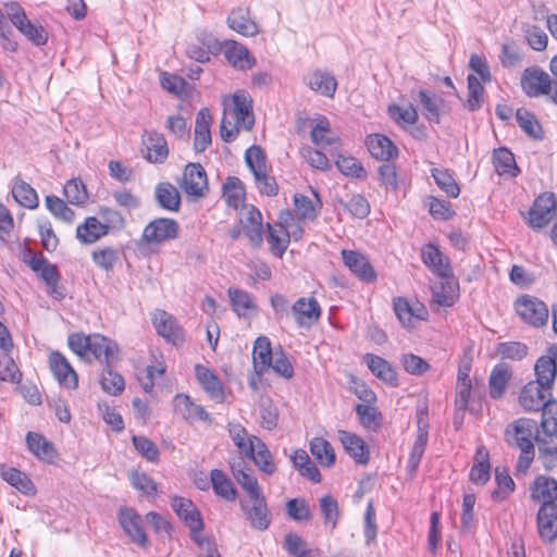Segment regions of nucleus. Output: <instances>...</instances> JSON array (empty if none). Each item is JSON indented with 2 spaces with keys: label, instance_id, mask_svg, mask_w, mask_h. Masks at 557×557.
I'll return each mask as SVG.
<instances>
[{
  "label": "nucleus",
  "instance_id": "0e129e2a",
  "mask_svg": "<svg viewBox=\"0 0 557 557\" xmlns=\"http://www.w3.org/2000/svg\"><path fill=\"white\" fill-rule=\"evenodd\" d=\"M387 111L393 121L396 122L398 125L414 124L419 117L418 111L412 104H409L406 108H404L396 103H392L388 106Z\"/></svg>",
  "mask_w": 557,
  "mask_h": 557
},
{
  "label": "nucleus",
  "instance_id": "680f3d73",
  "mask_svg": "<svg viewBox=\"0 0 557 557\" xmlns=\"http://www.w3.org/2000/svg\"><path fill=\"white\" fill-rule=\"evenodd\" d=\"M245 161L253 177H259L268 170L265 154L259 146H251L246 150Z\"/></svg>",
  "mask_w": 557,
  "mask_h": 557
},
{
  "label": "nucleus",
  "instance_id": "cd10ccee",
  "mask_svg": "<svg viewBox=\"0 0 557 557\" xmlns=\"http://www.w3.org/2000/svg\"><path fill=\"white\" fill-rule=\"evenodd\" d=\"M363 360L372 374L377 379L391 386L398 384L396 371L387 360L373 354H366Z\"/></svg>",
  "mask_w": 557,
  "mask_h": 557
},
{
  "label": "nucleus",
  "instance_id": "ddd939ff",
  "mask_svg": "<svg viewBox=\"0 0 557 557\" xmlns=\"http://www.w3.org/2000/svg\"><path fill=\"white\" fill-rule=\"evenodd\" d=\"M50 369L59 384L69 389L78 386V376L65 356L59 351L49 355Z\"/></svg>",
  "mask_w": 557,
  "mask_h": 557
},
{
  "label": "nucleus",
  "instance_id": "393cba45",
  "mask_svg": "<svg viewBox=\"0 0 557 557\" xmlns=\"http://www.w3.org/2000/svg\"><path fill=\"white\" fill-rule=\"evenodd\" d=\"M250 500L252 502V506L250 508H247L245 504L242 503V508L246 512L247 519L255 529L261 531L268 529L271 519L269 517L267 502L263 494L258 495V497H250Z\"/></svg>",
  "mask_w": 557,
  "mask_h": 557
},
{
  "label": "nucleus",
  "instance_id": "3c124183",
  "mask_svg": "<svg viewBox=\"0 0 557 557\" xmlns=\"http://www.w3.org/2000/svg\"><path fill=\"white\" fill-rule=\"evenodd\" d=\"M12 195L21 206L34 209L38 206L36 190L23 180L16 177L12 186Z\"/></svg>",
  "mask_w": 557,
  "mask_h": 557
},
{
  "label": "nucleus",
  "instance_id": "b1692460",
  "mask_svg": "<svg viewBox=\"0 0 557 557\" xmlns=\"http://www.w3.org/2000/svg\"><path fill=\"white\" fill-rule=\"evenodd\" d=\"M28 256L29 259L25 257L24 261L46 284H54L57 281H60L61 274L55 264L49 262L42 255H34L30 250H28Z\"/></svg>",
  "mask_w": 557,
  "mask_h": 557
},
{
  "label": "nucleus",
  "instance_id": "bb28decb",
  "mask_svg": "<svg viewBox=\"0 0 557 557\" xmlns=\"http://www.w3.org/2000/svg\"><path fill=\"white\" fill-rule=\"evenodd\" d=\"M305 83L311 90L325 97H333L337 88L335 77L331 73L321 70L309 73L305 77Z\"/></svg>",
  "mask_w": 557,
  "mask_h": 557
},
{
  "label": "nucleus",
  "instance_id": "f3484780",
  "mask_svg": "<svg viewBox=\"0 0 557 557\" xmlns=\"http://www.w3.org/2000/svg\"><path fill=\"white\" fill-rule=\"evenodd\" d=\"M172 508L189 528L190 533L202 531L203 522L201 515L191 500L184 497H174L172 499Z\"/></svg>",
  "mask_w": 557,
  "mask_h": 557
},
{
  "label": "nucleus",
  "instance_id": "79ce46f5",
  "mask_svg": "<svg viewBox=\"0 0 557 557\" xmlns=\"http://www.w3.org/2000/svg\"><path fill=\"white\" fill-rule=\"evenodd\" d=\"M253 453L252 455H245L247 458L253 460L255 465L263 473L271 475L276 471V467L273 462V457L264 442L260 438H255Z\"/></svg>",
  "mask_w": 557,
  "mask_h": 557
},
{
  "label": "nucleus",
  "instance_id": "6e6d98bb",
  "mask_svg": "<svg viewBox=\"0 0 557 557\" xmlns=\"http://www.w3.org/2000/svg\"><path fill=\"white\" fill-rule=\"evenodd\" d=\"M66 200L74 206H84L88 200V191L81 178L67 181L63 187Z\"/></svg>",
  "mask_w": 557,
  "mask_h": 557
},
{
  "label": "nucleus",
  "instance_id": "4d7b16f0",
  "mask_svg": "<svg viewBox=\"0 0 557 557\" xmlns=\"http://www.w3.org/2000/svg\"><path fill=\"white\" fill-rule=\"evenodd\" d=\"M119 521L125 533L139 543V516L134 509L123 507L120 509Z\"/></svg>",
  "mask_w": 557,
  "mask_h": 557
},
{
  "label": "nucleus",
  "instance_id": "6ab92c4d",
  "mask_svg": "<svg viewBox=\"0 0 557 557\" xmlns=\"http://www.w3.org/2000/svg\"><path fill=\"white\" fill-rule=\"evenodd\" d=\"M339 440L348 455L359 465H367L370 459V451L364 441L355 433L341 430Z\"/></svg>",
  "mask_w": 557,
  "mask_h": 557
},
{
  "label": "nucleus",
  "instance_id": "f8f14e48",
  "mask_svg": "<svg viewBox=\"0 0 557 557\" xmlns=\"http://www.w3.org/2000/svg\"><path fill=\"white\" fill-rule=\"evenodd\" d=\"M182 189L189 196L202 197L208 190L207 173L199 163H189L185 166Z\"/></svg>",
  "mask_w": 557,
  "mask_h": 557
},
{
  "label": "nucleus",
  "instance_id": "e433bc0d",
  "mask_svg": "<svg viewBox=\"0 0 557 557\" xmlns=\"http://www.w3.org/2000/svg\"><path fill=\"white\" fill-rule=\"evenodd\" d=\"M154 199L162 209L169 211H178L181 206L180 191L169 182H162L156 186Z\"/></svg>",
  "mask_w": 557,
  "mask_h": 557
},
{
  "label": "nucleus",
  "instance_id": "052dcab7",
  "mask_svg": "<svg viewBox=\"0 0 557 557\" xmlns=\"http://www.w3.org/2000/svg\"><path fill=\"white\" fill-rule=\"evenodd\" d=\"M335 165L346 176H351L359 180L367 177L366 169L354 157L338 154L335 161Z\"/></svg>",
  "mask_w": 557,
  "mask_h": 557
},
{
  "label": "nucleus",
  "instance_id": "864d4df0",
  "mask_svg": "<svg viewBox=\"0 0 557 557\" xmlns=\"http://www.w3.org/2000/svg\"><path fill=\"white\" fill-rule=\"evenodd\" d=\"M431 175L434 178L436 185L451 198H457L460 194V188L454 178L453 174L444 168H433Z\"/></svg>",
  "mask_w": 557,
  "mask_h": 557
},
{
  "label": "nucleus",
  "instance_id": "72a5a7b5",
  "mask_svg": "<svg viewBox=\"0 0 557 557\" xmlns=\"http://www.w3.org/2000/svg\"><path fill=\"white\" fill-rule=\"evenodd\" d=\"M28 449L39 459L53 462L57 457V450L51 442L36 432H28L26 435Z\"/></svg>",
  "mask_w": 557,
  "mask_h": 557
},
{
  "label": "nucleus",
  "instance_id": "f257e3e1",
  "mask_svg": "<svg viewBox=\"0 0 557 557\" xmlns=\"http://www.w3.org/2000/svg\"><path fill=\"white\" fill-rule=\"evenodd\" d=\"M524 385L520 395L519 404L527 411L542 410L541 429L546 435L557 436V400L552 398L550 389L554 384H545L541 376Z\"/></svg>",
  "mask_w": 557,
  "mask_h": 557
},
{
  "label": "nucleus",
  "instance_id": "20e7f679",
  "mask_svg": "<svg viewBox=\"0 0 557 557\" xmlns=\"http://www.w3.org/2000/svg\"><path fill=\"white\" fill-rule=\"evenodd\" d=\"M223 115L240 125L243 129L250 131L255 124L251 97L245 91H236L225 97Z\"/></svg>",
  "mask_w": 557,
  "mask_h": 557
},
{
  "label": "nucleus",
  "instance_id": "4c0bfd02",
  "mask_svg": "<svg viewBox=\"0 0 557 557\" xmlns=\"http://www.w3.org/2000/svg\"><path fill=\"white\" fill-rule=\"evenodd\" d=\"M0 476L25 495L35 494V485L22 471L13 467L0 466Z\"/></svg>",
  "mask_w": 557,
  "mask_h": 557
},
{
  "label": "nucleus",
  "instance_id": "423d86ee",
  "mask_svg": "<svg viewBox=\"0 0 557 557\" xmlns=\"http://www.w3.org/2000/svg\"><path fill=\"white\" fill-rule=\"evenodd\" d=\"M151 323L157 334L169 344L180 346L185 341L184 330L174 315L162 309H156L150 313Z\"/></svg>",
  "mask_w": 557,
  "mask_h": 557
},
{
  "label": "nucleus",
  "instance_id": "9b49d317",
  "mask_svg": "<svg viewBox=\"0 0 557 557\" xmlns=\"http://www.w3.org/2000/svg\"><path fill=\"white\" fill-rule=\"evenodd\" d=\"M242 230L248 237L252 247H260L263 240L262 237V214L252 205L244 206L240 212Z\"/></svg>",
  "mask_w": 557,
  "mask_h": 557
},
{
  "label": "nucleus",
  "instance_id": "37998d69",
  "mask_svg": "<svg viewBox=\"0 0 557 557\" xmlns=\"http://www.w3.org/2000/svg\"><path fill=\"white\" fill-rule=\"evenodd\" d=\"M418 97L422 104V114L424 117L430 122L438 124L441 122V111L444 106V100L428 90H420Z\"/></svg>",
  "mask_w": 557,
  "mask_h": 557
},
{
  "label": "nucleus",
  "instance_id": "69168bd1",
  "mask_svg": "<svg viewBox=\"0 0 557 557\" xmlns=\"http://www.w3.org/2000/svg\"><path fill=\"white\" fill-rule=\"evenodd\" d=\"M518 125L531 137L542 138V127L536 121L534 114L528 110L520 108L516 112Z\"/></svg>",
  "mask_w": 557,
  "mask_h": 557
},
{
  "label": "nucleus",
  "instance_id": "412c9836",
  "mask_svg": "<svg viewBox=\"0 0 557 557\" xmlns=\"http://www.w3.org/2000/svg\"><path fill=\"white\" fill-rule=\"evenodd\" d=\"M222 50L226 60L238 70L251 69L255 64V59L250 55L248 49L234 41L225 40L222 45Z\"/></svg>",
  "mask_w": 557,
  "mask_h": 557
},
{
  "label": "nucleus",
  "instance_id": "a18cd8bd",
  "mask_svg": "<svg viewBox=\"0 0 557 557\" xmlns=\"http://www.w3.org/2000/svg\"><path fill=\"white\" fill-rule=\"evenodd\" d=\"M488 451L481 446L476 449L474 462L470 471V480L475 484H485L490 479Z\"/></svg>",
  "mask_w": 557,
  "mask_h": 557
},
{
  "label": "nucleus",
  "instance_id": "9d476101",
  "mask_svg": "<svg viewBox=\"0 0 557 557\" xmlns=\"http://www.w3.org/2000/svg\"><path fill=\"white\" fill-rule=\"evenodd\" d=\"M292 313L299 327L310 329L321 318V307L314 297H300L292 306Z\"/></svg>",
  "mask_w": 557,
  "mask_h": 557
},
{
  "label": "nucleus",
  "instance_id": "f704fd0d",
  "mask_svg": "<svg viewBox=\"0 0 557 557\" xmlns=\"http://www.w3.org/2000/svg\"><path fill=\"white\" fill-rule=\"evenodd\" d=\"M232 472L237 483L245 490L248 497H258L262 494V490L252 470L246 467L245 461L239 462L237 466H232Z\"/></svg>",
  "mask_w": 557,
  "mask_h": 557
},
{
  "label": "nucleus",
  "instance_id": "6e6552de",
  "mask_svg": "<svg viewBox=\"0 0 557 557\" xmlns=\"http://www.w3.org/2000/svg\"><path fill=\"white\" fill-rule=\"evenodd\" d=\"M553 83L550 76L539 67H528L521 76L522 90L529 97L552 96Z\"/></svg>",
  "mask_w": 557,
  "mask_h": 557
},
{
  "label": "nucleus",
  "instance_id": "1a4fd4ad",
  "mask_svg": "<svg viewBox=\"0 0 557 557\" xmlns=\"http://www.w3.org/2000/svg\"><path fill=\"white\" fill-rule=\"evenodd\" d=\"M178 224L173 219L159 218L151 221L144 230L141 239L147 244L159 245L177 237Z\"/></svg>",
  "mask_w": 557,
  "mask_h": 557
},
{
  "label": "nucleus",
  "instance_id": "a19ab883",
  "mask_svg": "<svg viewBox=\"0 0 557 557\" xmlns=\"http://www.w3.org/2000/svg\"><path fill=\"white\" fill-rule=\"evenodd\" d=\"M511 377L510 369L505 363H498L491 372L488 386L492 398H502L506 392L508 382Z\"/></svg>",
  "mask_w": 557,
  "mask_h": 557
},
{
  "label": "nucleus",
  "instance_id": "473e14b6",
  "mask_svg": "<svg viewBox=\"0 0 557 557\" xmlns=\"http://www.w3.org/2000/svg\"><path fill=\"white\" fill-rule=\"evenodd\" d=\"M109 232V225L100 222L95 216H89L77 226L76 237L84 244H94Z\"/></svg>",
  "mask_w": 557,
  "mask_h": 557
},
{
  "label": "nucleus",
  "instance_id": "f03ea898",
  "mask_svg": "<svg viewBox=\"0 0 557 557\" xmlns=\"http://www.w3.org/2000/svg\"><path fill=\"white\" fill-rule=\"evenodd\" d=\"M67 345L73 352L87 362L98 360L103 367H115L119 361V347L112 339L95 333H72Z\"/></svg>",
  "mask_w": 557,
  "mask_h": 557
},
{
  "label": "nucleus",
  "instance_id": "7ed1b4c3",
  "mask_svg": "<svg viewBox=\"0 0 557 557\" xmlns=\"http://www.w3.org/2000/svg\"><path fill=\"white\" fill-rule=\"evenodd\" d=\"M536 437H544V432L539 430L535 420L529 418L517 419L506 428L507 444L521 450L517 471L524 473L530 468L535 457L534 442L537 444Z\"/></svg>",
  "mask_w": 557,
  "mask_h": 557
},
{
  "label": "nucleus",
  "instance_id": "c9c22d12",
  "mask_svg": "<svg viewBox=\"0 0 557 557\" xmlns=\"http://www.w3.org/2000/svg\"><path fill=\"white\" fill-rule=\"evenodd\" d=\"M151 357L154 359V363L147 366L146 379L148 380V382H146L144 384L141 383V389L145 393L149 394L152 399H156L158 401L160 399L159 394L162 392V389L154 388L153 380L156 376H163V374L165 373L166 367L163 362V357L160 351H152Z\"/></svg>",
  "mask_w": 557,
  "mask_h": 557
},
{
  "label": "nucleus",
  "instance_id": "e2e57ef3",
  "mask_svg": "<svg viewBox=\"0 0 557 557\" xmlns=\"http://www.w3.org/2000/svg\"><path fill=\"white\" fill-rule=\"evenodd\" d=\"M227 293L234 311L240 317H246L248 311L253 308L249 293L235 287H230Z\"/></svg>",
  "mask_w": 557,
  "mask_h": 557
},
{
  "label": "nucleus",
  "instance_id": "49530a36",
  "mask_svg": "<svg viewBox=\"0 0 557 557\" xmlns=\"http://www.w3.org/2000/svg\"><path fill=\"white\" fill-rule=\"evenodd\" d=\"M245 187L243 182L235 176H230L223 184V198L228 207L237 209L245 200Z\"/></svg>",
  "mask_w": 557,
  "mask_h": 557
},
{
  "label": "nucleus",
  "instance_id": "2f4dec72",
  "mask_svg": "<svg viewBox=\"0 0 557 557\" xmlns=\"http://www.w3.org/2000/svg\"><path fill=\"white\" fill-rule=\"evenodd\" d=\"M170 150L162 134L150 133L146 140V154L144 158L153 164H162L166 161Z\"/></svg>",
  "mask_w": 557,
  "mask_h": 557
},
{
  "label": "nucleus",
  "instance_id": "58836bf2",
  "mask_svg": "<svg viewBox=\"0 0 557 557\" xmlns=\"http://www.w3.org/2000/svg\"><path fill=\"white\" fill-rule=\"evenodd\" d=\"M227 25L243 36H255L259 32L255 21L250 18L249 12L240 8L231 12L227 17Z\"/></svg>",
  "mask_w": 557,
  "mask_h": 557
},
{
  "label": "nucleus",
  "instance_id": "dca6fc26",
  "mask_svg": "<svg viewBox=\"0 0 557 557\" xmlns=\"http://www.w3.org/2000/svg\"><path fill=\"white\" fill-rule=\"evenodd\" d=\"M173 407L175 412L181 416L184 420L194 421L201 420L211 423L212 418L205 410L201 405H198L191 400L188 395L177 394L173 399Z\"/></svg>",
  "mask_w": 557,
  "mask_h": 557
},
{
  "label": "nucleus",
  "instance_id": "ea45409f",
  "mask_svg": "<svg viewBox=\"0 0 557 557\" xmlns=\"http://www.w3.org/2000/svg\"><path fill=\"white\" fill-rule=\"evenodd\" d=\"M536 438L539 460L543 467L548 471L557 469V436L553 437L544 433V437Z\"/></svg>",
  "mask_w": 557,
  "mask_h": 557
},
{
  "label": "nucleus",
  "instance_id": "338daca9",
  "mask_svg": "<svg viewBox=\"0 0 557 557\" xmlns=\"http://www.w3.org/2000/svg\"><path fill=\"white\" fill-rule=\"evenodd\" d=\"M495 480L497 488L492 492V498L494 500H503L513 491L515 482L506 469L498 467L495 469Z\"/></svg>",
  "mask_w": 557,
  "mask_h": 557
},
{
  "label": "nucleus",
  "instance_id": "774afa93",
  "mask_svg": "<svg viewBox=\"0 0 557 557\" xmlns=\"http://www.w3.org/2000/svg\"><path fill=\"white\" fill-rule=\"evenodd\" d=\"M46 206L55 218L66 223H72L74 221L75 212L69 208L65 201L61 198L54 195H49L46 197Z\"/></svg>",
  "mask_w": 557,
  "mask_h": 557
},
{
  "label": "nucleus",
  "instance_id": "de8ad7c7",
  "mask_svg": "<svg viewBox=\"0 0 557 557\" xmlns=\"http://www.w3.org/2000/svg\"><path fill=\"white\" fill-rule=\"evenodd\" d=\"M493 164L495 171L499 175L508 174L510 176H517L519 173V169L516 164L515 157L510 150L507 148H498L493 152Z\"/></svg>",
  "mask_w": 557,
  "mask_h": 557
},
{
  "label": "nucleus",
  "instance_id": "0eeeda50",
  "mask_svg": "<svg viewBox=\"0 0 557 557\" xmlns=\"http://www.w3.org/2000/svg\"><path fill=\"white\" fill-rule=\"evenodd\" d=\"M518 315L528 324L540 327L547 323L548 308L541 299L523 295L516 300L515 304Z\"/></svg>",
  "mask_w": 557,
  "mask_h": 557
},
{
  "label": "nucleus",
  "instance_id": "a878e982",
  "mask_svg": "<svg viewBox=\"0 0 557 557\" xmlns=\"http://www.w3.org/2000/svg\"><path fill=\"white\" fill-rule=\"evenodd\" d=\"M274 352L271 348V342L267 336H259L253 344L252 363L253 370L258 376H261L270 369Z\"/></svg>",
  "mask_w": 557,
  "mask_h": 557
},
{
  "label": "nucleus",
  "instance_id": "a211bd4d",
  "mask_svg": "<svg viewBox=\"0 0 557 557\" xmlns=\"http://www.w3.org/2000/svg\"><path fill=\"white\" fill-rule=\"evenodd\" d=\"M537 530L541 539L553 542L557 536V506L541 505L537 512Z\"/></svg>",
  "mask_w": 557,
  "mask_h": 557
},
{
  "label": "nucleus",
  "instance_id": "4468645a",
  "mask_svg": "<svg viewBox=\"0 0 557 557\" xmlns=\"http://www.w3.org/2000/svg\"><path fill=\"white\" fill-rule=\"evenodd\" d=\"M431 285L432 299L442 307H451L459 297V284L453 271Z\"/></svg>",
  "mask_w": 557,
  "mask_h": 557
},
{
  "label": "nucleus",
  "instance_id": "8fccbe9b",
  "mask_svg": "<svg viewBox=\"0 0 557 557\" xmlns=\"http://www.w3.org/2000/svg\"><path fill=\"white\" fill-rule=\"evenodd\" d=\"M267 226L270 250L274 256L281 258L288 247L290 235L283 225L272 226L268 223Z\"/></svg>",
  "mask_w": 557,
  "mask_h": 557
},
{
  "label": "nucleus",
  "instance_id": "aec40b11",
  "mask_svg": "<svg viewBox=\"0 0 557 557\" xmlns=\"http://www.w3.org/2000/svg\"><path fill=\"white\" fill-rule=\"evenodd\" d=\"M366 145L370 154L377 160L389 161L398 156L397 147L385 135H369L366 139Z\"/></svg>",
  "mask_w": 557,
  "mask_h": 557
},
{
  "label": "nucleus",
  "instance_id": "13d9d810",
  "mask_svg": "<svg viewBox=\"0 0 557 557\" xmlns=\"http://www.w3.org/2000/svg\"><path fill=\"white\" fill-rule=\"evenodd\" d=\"M114 367H104L100 384L102 389L110 395H119L124 391L125 382L121 374L113 371Z\"/></svg>",
  "mask_w": 557,
  "mask_h": 557
},
{
  "label": "nucleus",
  "instance_id": "603ef678",
  "mask_svg": "<svg viewBox=\"0 0 557 557\" xmlns=\"http://www.w3.org/2000/svg\"><path fill=\"white\" fill-rule=\"evenodd\" d=\"M311 139L312 141L322 149L330 148L331 153L334 156L333 149L337 148L338 137L331 134L329 129V123L326 120L320 121L312 129H311Z\"/></svg>",
  "mask_w": 557,
  "mask_h": 557
},
{
  "label": "nucleus",
  "instance_id": "5701e85b",
  "mask_svg": "<svg viewBox=\"0 0 557 557\" xmlns=\"http://www.w3.org/2000/svg\"><path fill=\"white\" fill-rule=\"evenodd\" d=\"M195 373L198 382L209 397L216 403H222L224 400V388L220 379L207 367L201 364H196Z\"/></svg>",
  "mask_w": 557,
  "mask_h": 557
},
{
  "label": "nucleus",
  "instance_id": "2eb2a0df",
  "mask_svg": "<svg viewBox=\"0 0 557 557\" xmlns=\"http://www.w3.org/2000/svg\"><path fill=\"white\" fill-rule=\"evenodd\" d=\"M344 264L361 281L373 282L376 278L375 271L366 256L356 250H342Z\"/></svg>",
  "mask_w": 557,
  "mask_h": 557
},
{
  "label": "nucleus",
  "instance_id": "09e8293b",
  "mask_svg": "<svg viewBox=\"0 0 557 557\" xmlns=\"http://www.w3.org/2000/svg\"><path fill=\"white\" fill-rule=\"evenodd\" d=\"M227 430L234 445L238 448L239 453L244 455H252V445L255 444V438L258 437L250 435L247 430L239 423H230Z\"/></svg>",
  "mask_w": 557,
  "mask_h": 557
},
{
  "label": "nucleus",
  "instance_id": "5fc2aeb1",
  "mask_svg": "<svg viewBox=\"0 0 557 557\" xmlns=\"http://www.w3.org/2000/svg\"><path fill=\"white\" fill-rule=\"evenodd\" d=\"M310 451L321 466L330 467L335 461L332 445L322 437H314L310 442Z\"/></svg>",
  "mask_w": 557,
  "mask_h": 557
},
{
  "label": "nucleus",
  "instance_id": "c756f323",
  "mask_svg": "<svg viewBox=\"0 0 557 557\" xmlns=\"http://www.w3.org/2000/svg\"><path fill=\"white\" fill-rule=\"evenodd\" d=\"M421 257L423 263L438 276H447L453 271L448 258L444 257L435 245H425L421 250Z\"/></svg>",
  "mask_w": 557,
  "mask_h": 557
},
{
  "label": "nucleus",
  "instance_id": "bf43d9fd",
  "mask_svg": "<svg viewBox=\"0 0 557 557\" xmlns=\"http://www.w3.org/2000/svg\"><path fill=\"white\" fill-rule=\"evenodd\" d=\"M374 404H358L355 408L360 423L368 430L375 431L381 425V414Z\"/></svg>",
  "mask_w": 557,
  "mask_h": 557
},
{
  "label": "nucleus",
  "instance_id": "c85d7f7f",
  "mask_svg": "<svg viewBox=\"0 0 557 557\" xmlns=\"http://www.w3.org/2000/svg\"><path fill=\"white\" fill-rule=\"evenodd\" d=\"M211 115L208 108L198 111L195 122L194 148L197 152H203L211 144Z\"/></svg>",
  "mask_w": 557,
  "mask_h": 557
},
{
  "label": "nucleus",
  "instance_id": "7c9ffc66",
  "mask_svg": "<svg viewBox=\"0 0 557 557\" xmlns=\"http://www.w3.org/2000/svg\"><path fill=\"white\" fill-rule=\"evenodd\" d=\"M535 375L541 376L545 384L555 383L557 376V345L547 349L546 355L541 356L534 364Z\"/></svg>",
  "mask_w": 557,
  "mask_h": 557
},
{
  "label": "nucleus",
  "instance_id": "39448f33",
  "mask_svg": "<svg viewBox=\"0 0 557 557\" xmlns=\"http://www.w3.org/2000/svg\"><path fill=\"white\" fill-rule=\"evenodd\" d=\"M557 215V199L554 193H543L533 201L527 215L525 224L533 231H541L546 227Z\"/></svg>",
  "mask_w": 557,
  "mask_h": 557
},
{
  "label": "nucleus",
  "instance_id": "4be33fe9",
  "mask_svg": "<svg viewBox=\"0 0 557 557\" xmlns=\"http://www.w3.org/2000/svg\"><path fill=\"white\" fill-rule=\"evenodd\" d=\"M531 498L542 505L557 506V481L553 478L539 475L531 486Z\"/></svg>",
  "mask_w": 557,
  "mask_h": 557
},
{
  "label": "nucleus",
  "instance_id": "c03bdc74",
  "mask_svg": "<svg viewBox=\"0 0 557 557\" xmlns=\"http://www.w3.org/2000/svg\"><path fill=\"white\" fill-rule=\"evenodd\" d=\"M214 493L228 502H234L237 496L236 488L231 479L220 469H213L210 473Z\"/></svg>",
  "mask_w": 557,
  "mask_h": 557
}]
</instances>
